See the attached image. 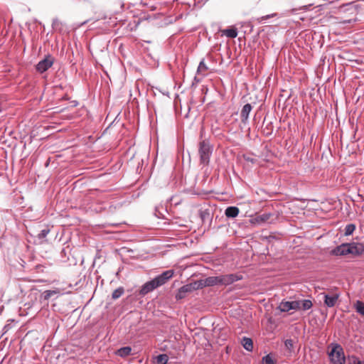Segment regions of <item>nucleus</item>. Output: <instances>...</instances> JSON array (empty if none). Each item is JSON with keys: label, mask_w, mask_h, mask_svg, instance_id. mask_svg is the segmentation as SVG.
I'll list each match as a JSON object with an SVG mask.
<instances>
[{"label": "nucleus", "mask_w": 364, "mask_h": 364, "mask_svg": "<svg viewBox=\"0 0 364 364\" xmlns=\"http://www.w3.org/2000/svg\"><path fill=\"white\" fill-rule=\"evenodd\" d=\"M199 155L200 163L204 165H208L210 162V158L213 152V148L209 142L203 141L199 144Z\"/></svg>", "instance_id": "nucleus-1"}, {"label": "nucleus", "mask_w": 364, "mask_h": 364, "mask_svg": "<svg viewBox=\"0 0 364 364\" xmlns=\"http://www.w3.org/2000/svg\"><path fill=\"white\" fill-rule=\"evenodd\" d=\"M333 364H345L346 358L343 349L338 344H335L328 354Z\"/></svg>", "instance_id": "nucleus-2"}, {"label": "nucleus", "mask_w": 364, "mask_h": 364, "mask_svg": "<svg viewBox=\"0 0 364 364\" xmlns=\"http://www.w3.org/2000/svg\"><path fill=\"white\" fill-rule=\"evenodd\" d=\"M199 289L196 281L191 282L181 287L176 293L175 297L177 300L182 299L186 296V295L195 290Z\"/></svg>", "instance_id": "nucleus-3"}, {"label": "nucleus", "mask_w": 364, "mask_h": 364, "mask_svg": "<svg viewBox=\"0 0 364 364\" xmlns=\"http://www.w3.org/2000/svg\"><path fill=\"white\" fill-rule=\"evenodd\" d=\"M196 282L199 289L205 287L220 285V276L208 277L204 279L197 280Z\"/></svg>", "instance_id": "nucleus-4"}, {"label": "nucleus", "mask_w": 364, "mask_h": 364, "mask_svg": "<svg viewBox=\"0 0 364 364\" xmlns=\"http://www.w3.org/2000/svg\"><path fill=\"white\" fill-rule=\"evenodd\" d=\"M173 274L174 271L173 269H168L162 272L161 274L158 275L153 279L155 282L156 286L159 287L165 284L170 279H171Z\"/></svg>", "instance_id": "nucleus-5"}, {"label": "nucleus", "mask_w": 364, "mask_h": 364, "mask_svg": "<svg viewBox=\"0 0 364 364\" xmlns=\"http://www.w3.org/2000/svg\"><path fill=\"white\" fill-rule=\"evenodd\" d=\"M53 63L54 58L50 55H48L46 56L44 59L38 62L36 65V70L39 73H43L48 70L53 65Z\"/></svg>", "instance_id": "nucleus-6"}, {"label": "nucleus", "mask_w": 364, "mask_h": 364, "mask_svg": "<svg viewBox=\"0 0 364 364\" xmlns=\"http://www.w3.org/2000/svg\"><path fill=\"white\" fill-rule=\"evenodd\" d=\"M278 309L282 312H287L290 310L298 311V310H300V303H299L296 301H282L279 304Z\"/></svg>", "instance_id": "nucleus-7"}, {"label": "nucleus", "mask_w": 364, "mask_h": 364, "mask_svg": "<svg viewBox=\"0 0 364 364\" xmlns=\"http://www.w3.org/2000/svg\"><path fill=\"white\" fill-rule=\"evenodd\" d=\"M241 279H242L241 276H239V275L235 274L220 275V285H225V286L230 285L235 282L240 280Z\"/></svg>", "instance_id": "nucleus-8"}, {"label": "nucleus", "mask_w": 364, "mask_h": 364, "mask_svg": "<svg viewBox=\"0 0 364 364\" xmlns=\"http://www.w3.org/2000/svg\"><path fill=\"white\" fill-rule=\"evenodd\" d=\"M156 288H158V286H156L155 282L154 281V279H152L142 285L139 291V294L141 296H145L146 294L154 291Z\"/></svg>", "instance_id": "nucleus-9"}, {"label": "nucleus", "mask_w": 364, "mask_h": 364, "mask_svg": "<svg viewBox=\"0 0 364 364\" xmlns=\"http://www.w3.org/2000/svg\"><path fill=\"white\" fill-rule=\"evenodd\" d=\"M349 244L345 243L342 244L336 248H334L331 251V254L334 255H346L348 254H350V251L349 250Z\"/></svg>", "instance_id": "nucleus-10"}, {"label": "nucleus", "mask_w": 364, "mask_h": 364, "mask_svg": "<svg viewBox=\"0 0 364 364\" xmlns=\"http://www.w3.org/2000/svg\"><path fill=\"white\" fill-rule=\"evenodd\" d=\"M252 110V106L250 104L247 103L245 105L242 109L240 113L241 121L243 123H247L249 117V114Z\"/></svg>", "instance_id": "nucleus-11"}, {"label": "nucleus", "mask_w": 364, "mask_h": 364, "mask_svg": "<svg viewBox=\"0 0 364 364\" xmlns=\"http://www.w3.org/2000/svg\"><path fill=\"white\" fill-rule=\"evenodd\" d=\"M324 304L328 307H333L335 306L338 299V294H333V295H329V294H324Z\"/></svg>", "instance_id": "nucleus-12"}, {"label": "nucleus", "mask_w": 364, "mask_h": 364, "mask_svg": "<svg viewBox=\"0 0 364 364\" xmlns=\"http://www.w3.org/2000/svg\"><path fill=\"white\" fill-rule=\"evenodd\" d=\"M239 208L235 206H230L226 208L225 214L228 218H234L239 214Z\"/></svg>", "instance_id": "nucleus-13"}, {"label": "nucleus", "mask_w": 364, "mask_h": 364, "mask_svg": "<svg viewBox=\"0 0 364 364\" xmlns=\"http://www.w3.org/2000/svg\"><path fill=\"white\" fill-rule=\"evenodd\" d=\"M350 248V254L360 255L363 252V246L360 244L348 243Z\"/></svg>", "instance_id": "nucleus-14"}, {"label": "nucleus", "mask_w": 364, "mask_h": 364, "mask_svg": "<svg viewBox=\"0 0 364 364\" xmlns=\"http://www.w3.org/2000/svg\"><path fill=\"white\" fill-rule=\"evenodd\" d=\"M63 294V293L61 292V291L60 290V289H55L54 290H46L45 291L42 296L44 299V300H48L51 296H54V295H58V294Z\"/></svg>", "instance_id": "nucleus-15"}, {"label": "nucleus", "mask_w": 364, "mask_h": 364, "mask_svg": "<svg viewBox=\"0 0 364 364\" xmlns=\"http://www.w3.org/2000/svg\"><path fill=\"white\" fill-rule=\"evenodd\" d=\"M296 301L300 303V310L306 311L313 306L312 301L309 299L298 300Z\"/></svg>", "instance_id": "nucleus-16"}, {"label": "nucleus", "mask_w": 364, "mask_h": 364, "mask_svg": "<svg viewBox=\"0 0 364 364\" xmlns=\"http://www.w3.org/2000/svg\"><path fill=\"white\" fill-rule=\"evenodd\" d=\"M353 307L358 314L362 316H364V302L360 300H357L353 304Z\"/></svg>", "instance_id": "nucleus-17"}, {"label": "nucleus", "mask_w": 364, "mask_h": 364, "mask_svg": "<svg viewBox=\"0 0 364 364\" xmlns=\"http://www.w3.org/2000/svg\"><path fill=\"white\" fill-rule=\"evenodd\" d=\"M242 344L245 349L248 351H252L253 348V342L251 338L243 337L242 340Z\"/></svg>", "instance_id": "nucleus-18"}, {"label": "nucleus", "mask_w": 364, "mask_h": 364, "mask_svg": "<svg viewBox=\"0 0 364 364\" xmlns=\"http://www.w3.org/2000/svg\"><path fill=\"white\" fill-rule=\"evenodd\" d=\"M222 32L223 34L230 38H235L237 36V31L235 28H227L223 30Z\"/></svg>", "instance_id": "nucleus-19"}, {"label": "nucleus", "mask_w": 364, "mask_h": 364, "mask_svg": "<svg viewBox=\"0 0 364 364\" xmlns=\"http://www.w3.org/2000/svg\"><path fill=\"white\" fill-rule=\"evenodd\" d=\"M132 348L129 346L122 347L117 350L116 354L120 357H126L131 353Z\"/></svg>", "instance_id": "nucleus-20"}, {"label": "nucleus", "mask_w": 364, "mask_h": 364, "mask_svg": "<svg viewBox=\"0 0 364 364\" xmlns=\"http://www.w3.org/2000/svg\"><path fill=\"white\" fill-rule=\"evenodd\" d=\"M156 364H166L168 360V357L166 354H160L155 358Z\"/></svg>", "instance_id": "nucleus-21"}, {"label": "nucleus", "mask_w": 364, "mask_h": 364, "mask_svg": "<svg viewBox=\"0 0 364 364\" xmlns=\"http://www.w3.org/2000/svg\"><path fill=\"white\" fill-rule=\"evenodd\" d=\"M208 70V66L206 65V64L205 63V61H204V59H203L199 65H198V70H197V73L198 74H202L203 75H205V72Z\"/></svg>", "instance_id": "nucleus-22"}, {"label": "nucleus", "mask_w": 364, "mask_h": 364, "mask_svg": "<svg viewBox=\"0 0 364 364\" xmlns=\"http://www.w3.org/2000/svg\"><path fill=\"white\" fill-rule=\"evenodd\" d=\"M348 364H364V360H360L355 355L348 356Z\"/></svg>", "instance_id": "nucleus-23"}, {"label": "nucleus", "mask_w": 364, "mask_h": 364, "mask_svg": "<svg viewBox=\"0 0 364 364\" xmlns=\"http://www.w3.org/2000/svg\"><path fill=\"white\" fill-rule=\"evenodd\" d=\"M124 288L119 287L113 291V293L112 294V297L113 299H117L119 298L124 294Z\"/></svg>", "instance_id": "nucleus-24"}, {"label": "nucleus", "mask_w": 364, "mask_h": 364, "mask_svg": "<svg viewBox=\"0 0 364 364\" xmlns=\"http://www.w3.org/2000/svg\"><path fill=\"white\" fill-rule=\"evenodd\" d=\"M355 230V225L354 224H348L345 228V235H350Z\"/></svg>", "instance_id": "nucleus-25"}, {"label": "nucleus", "mask_w": 364, "mask_h": 364, "mask_svg": "<svg viewBox=\"0 0 364 364\" xmlns=\"http://www.w3.org/2000/svg\"><path fill=\"white\" fill-rule=\"evenodd\" d=\"M263 364H274L273 358L270 355H267L262 358Z\"/></svg>", "instance_id": "nucleus-26"}, {"label": "nucleus", "mask_w": 364, "mask_h": 364, "mask_svg": "<svg viewBox=\"0 0 364 364\" xmlns=\"http://www.w3.org/2000/svg\"><path fill=\"white\" fill-rule=\"evenodd\" d=\"M49 232H50V230L48 229H43L38 235V237L39 239H43L47 236V235L49 233Z\"/></svg>", "instance_id": "nucleus-27"}, {"label": "nucleus", "mask_w": 364, "mask_h": 364, "mask_svg": "<svg viewBox=\"0 0 364 364\" xmlns=\"http://www.w3.org/2000/svg\"><path fill=\"white\" fill-rule=\"evenodd\" d=\"M244 159L245 161L251 162L252 164H255L257 161V159L255 158L247 155L244 156Z\"/></svg>", "instance_id": "nucleus-28"}, {"label": "nucleus", "mask_w": 364, "mask_h": 364, "mask_svg": "<svg viewBox=\"0 0 364 364\" xmlns=\"http://www.w3.org/2000/svg\"><path fill=\"white\" fill-rule=\"evenodd\" d=\"M277 16V14H272L270 15H266V16H263L260 18V22H263L264 21L269 18H272V17H274V16Z\"/></svg>", "instance_id": "nucleus-29"}, {"label": "nucleus", "mask_w": 364, "mask_h": 364, "mask_svg": "<svg viewBox=\"0 0 364 364\" xmlns=\"http://www.w3.org/2000/svg\"><path fill=\"white\" fill-rule=\"evenodd\" d=\"M284 343L287 348H291L293 346V341L291 339L286 340Z\"/></svg>", "instance_id": "nucleus-30"}, {"label": "nucleus", "mask_w": 364, "mask_h": 364, "mask_svg": "<svg viewBox=\"0 0 364 364\" xmlns=\"http://www.w3.org/2000/svg\"><path fill=\"white\" fill-rule=\"evenodd\" d=\"M259 218H260V220H262V221H264V220H267V219H268V217H267V215H260Z\"/></svg>", "instance_id": "nucleus-31"}]
</instances>
